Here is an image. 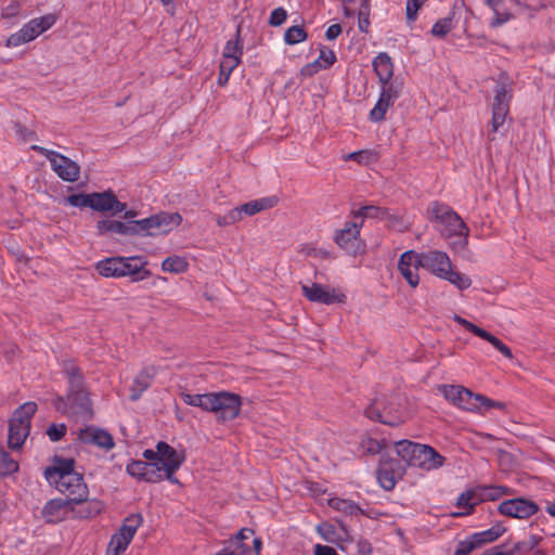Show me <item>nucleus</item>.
Segmentation results:
<instances>
[{
    "mask_svg": "<svg viewBox=\"0 0 555 555\" xmlns=\"http://www.w3.org/2000/svg\"><path fill=\"white\" fill-rule=\"evenodd\" d=\"M242 397L230 391L208 392L206 412L214 413L219 423L235 420L242 409Z\"/></svg>",
    "mask_w": 555,
    "mask_h": 555,
    "instance_id": "obj_6",
    "label": "nucleus"
},
{
    "mask_svg": "<svg viewBox=\"0 0 555 555\" xmlns=\"http://www.w3.org/2000/svg\"><path fill=\"white\" fill-rule=\"evenodd\" d=\"M67 203L73 207L86 208L89 207L92 209V196L90 194H72L66 198Z\"/></svg>",
    "mask_w": 555,
    "mask_h": 555,
    "instance_id": "obj_52",
    "label": "nucleus"
},
{
    "mask_svg": "<svg viewBox=\"0 0 555 555\" xmlns=\"http://www.w3.org/2000/svg\"><path fill=\"white\" fill-rule=\"evenodd\" d=\"M505 531L506 528L502 524H495L487 530L473 533L472 538L477 546L481 547L483 544L498 540Z\"/></svg>",
    "mask_w": 555,
    "mask_h": 555,
    "instance_id": "obj_32",
    "label": "nucleus"
},
{
    "mask_svg": "<svg viewBox=\"0 0 555 555\" xmlns=\"http://www.w3.org/2000/svg\"><path fill=\"white\" fill-rule=\"evenodd\" d=\"M476 336L487 340L499 352H501L505 358H507V359L513 358L511 348L507 345H505L501 339H499L496 336L492 335L491 333L487 332L486 330L480 328V331L478 332V334Z\"/></svg>",
    "mask_w": 555,
    "mask_h": 555,
    "instance_id": "obj_39",
    "label": "nucleus"
},
{
    "mask_svg": "<svg viewBox=\"0 0 555 555\" xmlns=\"http://www.w3.org/2000/svg\"><path fill=\"white\" fill-rule=\"evenodd\" d=\"M328 504L334 509L343 512L346 515L357 516L363 514V511L360 508V506L350 500L333 498L328 501Z\"/></svg>",
    "mask_w": 555,
    "mask_h": 555,
    "instance_id": "obj_36",
    "label": "nucleus"
},
{
    "mask_svg": "<svg viewBox=\"0 0 555 555\" xmlns=\"http://www.w3.org/2000/svg\"><path fill=\"white\" fill-rule=\"evenodd\" d=\"M70 501L65 499H52L42 508V517L47 522L57 524L66 518Z\"/></svg>",
    "mask_w": 555,
    "mask_h": 555,
    "instance_id": "obj_22",
    "label": "nucleus"
},
{
    "mask_svg": "<svg viewBox=\"0 0 555 555\" xmlns=\"http://www.w3.org/2000/svg\"><path fill=\"white\" fill-rule=\"evenodd\" d=\"M308 34L302 26H292L284 34V41L288 46H294L307 39Z\"/></svg>",
    "mask_w": 555,
    "mask_h": 555,
    "instance_id": "obj_43",
    "label": "nucleus"
},
{
    "mask_svg": "<svg viewBox=\"0 0 555 555\" xmlns=\"http://www.w3.org/2000/svg\"><path fill=\"white\" fill-rule=\"evenodd\" d=\"M133 229L130 227V221L124 222L113 219H103L98 221L96 231L98 235H122V236H133Z\"/></svg>",
    "mask_w": 555,
    "mask_h": 555,
    "instance_id": "obj_26",
    "label": "nucleus"
},
{
    "mask_svg": "<svg viewBox=\"0 0 555 555\" xmlns=\"http://www.w3.org/2000/svg\"><path fill=\"white\" fill-rule=\"evenodd\" d=\"M166 479L164 469L156 462H149V466L144 473L142 481L158 483Z\"/></svg>",
    "mask_w": 555,
    "mask_h": 555,
    "instance_id": "obj_44",
    "label": "nucleus"
},
{
    "mask_svg": "<svg viewBox=\"0 0 555 555\" xmlns=\"http://www.w3.org/2000/svg\"><path fill=\"white\" fill-rule=\"evenodd\" d=\"M182 217L179 212L162 211L141 220H130L133 235H156L169 233L181 224Z\"/></svg>",
    "mask_w": 555,
    "mask_h": 555,
    "instance_id": "obj_5",
    "label": "nucleus"
},
{
    "mask_svg": "<svg viewBox=\"0 0 555 555\" xmlns=\"http://www.w3.org/2000/svg\"><path fill=\"white\" fill-rule=\"evenodd\" d=\"M154 376L155 369L153 366H145L137 374L130 388L131 401H137L141 398L143 392L152 385Z\"/></svg>",
    "mask_w": 555,
    "mask_h": 555,
    "instance_id": "obj_25",
    "label": "nucleus"
},
{
    "mask_svg": "<svg viewBox=\"0 0 555 555\" xmlns=\"http://www.w3.org/2000/svg\"><path fill=\"white\" fill-rule=\"evenodd\" d=\"M31 150L44 156L51 166V169L60 179L66 182H75L80 176V166L69 157L40 145H31Z\"/></svg>",
    "mask_w": 555,
    "mask_h": 555,
    "instance_id": "obj_9",
    "label": "nucleus"
},
{
    "mask_svg": "<svg viewBox=\"0 0 555 555\" xmlns=\"http://www.w3.org/2000/svg\"><path fill=\"white\" fill-rule=\"evenodd\" d=\"M405 467L397 459L383 455L377 468V480L387 491L392 490L399 479L404 476Z\"/></svg>",
    "mask_w": 555,
    "mask_h": 555,
    "instance_id": "obj_13",
    "label": "nucleus"
},
{
    "mask_svg": "<svg viewBox=\"0 0 555 555\" xmlns=\"http://www.w3.org/2000/svg\"><path fill=\"white\" fill-rule=\"evenodd\" d=\"M453 320L462 325L465 330H467L468 332L473 333L474 335H477L478 332L480 331L481 327L477 326L476 324L472 323L470 321L460 317V315H454Z\"/></svg>",
    "mask_w": 555,
    "mask_h": 555,
    "instance_id": "obj_62",
    "label": "nucleus"
},
{
    "mask_svg": "<svg viewBox=\"0 0 555 555\" xmlns=\"http://www.w3.org/2000/svg\"><path fill=\"white\" fill-rule=\"evenodd\" d=\"M241 61L238 57L222 56L219 67L232 73L240 65Z\"/></svg>",
    "mask_w": 555,
    "mask_h": 555,
    "instance_id": "obj_60",
    "label": "nucleus"
},
{
    "mask_svg": "<svg viewBox=\"0 0 555 555\" xmlns=\"http://www.w3.org/2000/svg\"><path fill=\"white\" fill-rule=\"evenodd\" d=\"M242 55L243 40L241 38V29L238 27L235 34V40L227 41L222 52V56L238 57L240 60H242Z\"/></svg>",
    "mask_w": 555,
    "mask_h": 555,
    "instance_id": "obj_40",
    "label": "nucleus"
},
{
    "mask_svg": "<svg viewBox=\"0 0 555 555\" xmlns=\"http://www.w3.org/2000/svg\"><path fill=\"white\" fill-rule=\"evenodd\" d=\"M498 509L502 515L526 519L534 515L539 511V506L531 500L516 498L501 502Z\"/></svg>",
    "mask_w": 555,
    "mask_h": 555,
    "instance_id": "obj_17",
    "label": "nucleus"
},
{
    "mask_svg": "<svg viewBox=\"0 0 555 555\" xmlns=\"http://www.w3.org/2000/svg\"><path fill=\"white\" fill-rule=\"evenodd\" d=\"M142 257H111L96 263L98 272L105 278L129 276L131 282H140L152 275Z\"/></svg>",
    "mask_w": 555,
    "mask_h": 555,
    "instance_id": "obj_1",
    "label": "nucleus"
},
{
    "mask_svg": "<svg viewBox=\"0 0 555 555\" xmlns=\"http://www.w3.org/2000/svg\"><path fill=\"white\" fill-rule=\"evenodd\" d=\"M418 253L415 250H406L400 256L398 262V269L401 275L413 288L420 283L418 269L422 267L418 264Z\"/></svg>",
    "mask_w": 555,
    "mask_h": 555,
    "instance_id": "obj_18",
    "label": "nucleus"
},
{
    "mask_svg": "<svg viewBox=\"0 0 555 555\" xmlns=\"http://www.w3.org/2000/svg\"><path fill=\"white\" fill-rule=\"evenodd\" d=\"M392 105L389 101V95L383 98L379 95L375 106L370 112V119L374 122H379L385 119V114L387 109Z\"/></svg>",
    "mask_w": 555,
    "mask_h": 555,
    "instance_id": "obj_41",
    "label": "nucleus"
},
{
    "mask_svg": "<svg viewBox=\"0 0 555 555\" xmlns=\"http://www.w3.org/2000/svg\"><path fill=\"white\" fill-rule=\"evenodd\" d=\"M301 289L304 296L311 302L330 306L346 301V295L340 289L331 288L320 283L304 284Z\"/></svg>",
    "mask_w": 555,
    "mask_h": 555,
    "instance_id": "obj_12",
    "label": "nucleus"
},
{
    "mask_svg": "<svg viewBox=\"0 0 555 555\" xmlns=\"http://www.w3.org/2000/svg\"><path fill=\"white\" fill-rule=\"evenodd\" d=\"M92 209L95 211L106 212L109 211L112 216L121 214L127 208L126 203L118 201L113 191H104L101 193H91Z\"/></svg>",
    "mask_w": 555,
    "mask_h": 555,
    "instance_id": "obj_20",
    "label": "nucleus"
},
{
    "mask_svg": "<svg viewBox=\"0 0 555 555\" xmlns=\"http://www.w3.org/2000/svg\"><path fill=\"white\" fill-rule=\"evenodd\" d=\"M67 431V427L65 424H51L47 429V435L51 441L56 442L60 441Z\"/></svg>",
    "mask_w": 555,
    "mask_h": 555,
    "instance_id": "obj_54",
    "label": "nucleus"
},
{
    "mask_svg": "<svg viewBox=\"0 0 555 555\" xmlns=\"http://www.w3.org/2000/svg\"><path fill=\"white\" fill-rule=\"evenodd\" d=\"M452 29V17L448 16L438 20L431 27V35L435 37L442 38Z\"/></svg>",
    "mask_w": 555,
    "mask_h": 555,
    "instance_id": "obj_51",
    "label": "nucleus"
},
{
    "mask_svg": "<svg viewBox=\"0 0 555 555\" xmlns=\"http://www.w3.org/2000/svg\"><path fill=\"white\" fill-rule=\"evenodd\" d=\"M104 505L100 500H88V496L79 503H73L70 511L79 518H93L101 514Z\"/></svg>",
    "mask_w": 555,
    "mask_h": 555,
    "instance_id": "obj_27",
    "label": "nucleus"
},
{
    "mask_svg": "<svg viewBox=\"0 0 555 555\" xmlns=\"http://www.w3.org/2000/svg\"><path fill=\"white\" fill-rule=\"evenodd\" d=\"M370 153L367 151H358L349 153L345 156V160H354L359 164H365L369 162Z\"/></svg>",
    "mask_w": 555,
    "mask_h": 555,
    "instance_id": "obj_61",
    "label": "nucleus"
},
{
    "mask_svg": "<svg viewBox=\"0 0 555 555\" xmlns=\"http://www.w3.org/2000/svg\"><path fill=\"white\" fill-rule=\"evenodd\" d=\"M443 280L450 282L454 286H456L460 291L467 289L472 285V280L461 272L453 271L452 268L448 272L447 276Z\"/></svg>",
    "mask_w": 555,
    "mask_h": 555,
    "instance_id": "obj_45",
    "label": "nucleus"
},
{
    "mask_svg": "<svg viewBox=\"0 0 555 555\" xmlns=\"http://www.w3.org/2000/svg\"><path fill=\"white\" fill-rule=\"evenodd\" d=\"M541 541L542 537L531 534L528 541L516 542L511 551L513 552V555L516 553H528L532 551Z\"/></svg>",
    "mask_w": 555,
    "mask_h": 555,
    "instance_id": "obj_49",
    "label": "nucleus"
},
{
    "mask_svg": "<svg viewBox=\"0 0 555 555\" xmlns=\"http://www.w3.org/2000/svg\"><path fill=\"white\" fill-rule=\"evenodd\" d=\"M57 21L55 14L49 13L26 23L18 31L12 34L5 41L7 48H16L35 40L50 29Z\"/></svg>",
    "mask_w": 555,
    "mask_h": 555,
    "instance_id": "obj_8",
    "label": "nucleus"
},
{
    "mask_svg": "<svg viewBox=\"0 0 555 555\" xmlns=\"http://www.w3.org/2000/svg\"><path fill=\"white\" fill-rule=\"evenodd\" d=\"M418 264H421L423 269L442 280L452 268L450 257L447 253L441 250L418 253Z\"/></svg>",
    "mask_w": 555,
    "mask_h": 555,
    "instance_id": "obj_14",
    "label": "nucleus"
},
{
    "mask_svg": "<svg viewBox=\"0 0 555 555\" xmlns=\"http://www.w3.org/2000/svg\"><path fill=\"white\" fill-rule=\"evenodd\" d=\"M62 367L68 383L67 393L88 390L83 373L73 360H64Z\"/></svg>",
    "mask_w": 555,
    "mask_h": 555,
    "instance_id": "obj_23",
    "label": "nucleus"
},
{
    "mask_svg": "<svg viewBox=\"0 0 555 555\" xmlns=\"http://www.w3.org/2000/svg\"><path fill=\"white\" fill-rule=\"evenodd\" d=\"M395 446L398 456L409 466L431 470L443 465L444 457L427 444L404 439L396 442Z\"/></svg>",
    "mask_w": 555,
    "mask_h": 555,
    "instance_id": "obj_2",
    "label": "nucleus"
},
{
    "mask_svg": "<svg viewBox=\"0 0 555 555\" xmlns=\"http://www.w3.org/2000/svg\"><path fill=\"white\" fill-rule=\"evenodd\" d=\"M181 399L188 405L197 406V408H201L202 410L206 411L208 392L207 393L182 392Z\"/></svg>",
    "mask_w": 555,
    "mask_h": 555,
    "instance_id": "obj_46",
    "label": "nucleus"
},
{
    "mask_svg": "<svg viewBox=\"0 0 555 555\" xmlns=\"http://www.w3.org/2000/svg\"><path fill=\"white\" fill-rule=\"evenodd\" d=\"M149 466V462L144 461H131L127 467L126 472L133 478H137L138 480H142L144 473Z\"/></svg>",
    "mask_w": 555,
    "mask_h": 555,
    "instance_id": "obj_53",
    "label": "nucleus"
},
{
    "mask_svg": "<svg viewBox=\"0 0 555 555\" xmlns=\"http://www.w3.org/2000/svg\"><path fill=\"white\" fill-rule=\"evenodd\" d=\"M37 411L33 401L18 406L9 421L8 446L12 450H20L30 431L31 417Z\"/></svg>",
    "mask_w": 555,
    "mask_h": 555,
    "instance_id": "obj_4",
    "label": "nucleus"
},
{
    "mask_svg": "<svg viewBox=\"0 0 555 555\" xmlns=\"http://www.w3.org/2000/svg\"><path fill=\"white\" fill-rule=\"evenodd\" d=\"M358 27L362 33H367L370 27V0H361L358 12Z\"/></svg>",
    "mask_w": 555,
    "mask_h": 555,
    "instance_id": "obj_48",
    "label": "nucleus"
},
{
    "mask_svg": "<svg viewBox=\"0 0 555 555\" xmlns=\"http://www.w3.org/2000/svg\"><path fill=\"white\" fill-rule=\"evenodd\" d=\"M20 468L17 461L13 460L10 454L0 449V477L12 475Z\"/></svg>",
    "mask_w": 555,
    "mask_h": 555,
    "instance_id": "obj_42",
    "label": "nucleus"
},
{
    "mask_svg": "<svg viewBox=\"0 0 555 555\" xmlns=\"http://www.w3.org/2000/svg\"><path fill=\"white\" fill-rule=\"evenodd\" d=\"M250 547L241 543L240 540L233 535L223 542V547L218 551L215 555H249Z\"/></svg>",
    "mask_w": 555,
    "mask_h": 555,
    "instance_id": "obj_34",
    "label": "nucleus"
},
{
    "mask_svg": "<svg viewBox=\"0 0 555 555\" xmlns=\"http://www.w3.org/2000/svg\"><path fill=\"white\" fill-rule=\"evenodd\" d=\"M51 485L55 487L57 491L67 496L66 500L70 503H79L88 496V487L83 481V476L79 473L68 476L66 479H57Z\"/></svg>",
    "mask_w": 555,
    "mask_h": 555,
    "instance_id": "obj_16",
    "label": "nucleus"
},
{
    "mask_svg": "<svg viewBox=\"0 0 555 555\" xmlns=\"http://www.w3.org/2000/svg\"><path fill=\"white\" fill-rule=\"evenodd\" d=\"M67 400L75 414L92 415V403L88 390L67 393Z\"/></svg>",
    "mask_w": 555,
    "mask_h": 555,
    "instance_id": "obj_29",
    "label": "nucleus"
},
{
    "mask_svg": "<svg viewBox=\"0 0 555 555\" xmlns=\"http://www.w3.org/2000/svg\"><path fill=\"white\" fill-rule=\"evenodd\" d=\"M363 225V221H348L345 227L336 232L335 242L336 244L349 253H356L360 230Z\"/></svg>",
    "mask_w": 555,
    "mask_h": 555,
    "instance_id": "obj_21",
    "label": "nucleus"
},
{
    "mask_svg": "<svg viewBox=\"0 0 555 555\" xmlns=\"http://www.w3.org/2000/svg\"><path fill=\"white\" fill-rule=\"evenodd\" d=\"M499 464L504 470H509L514 467L515 459L512 453L499 450Z\"/></svg>",
    "mask_w": 555,
    "mask_h": 555,
    "instance_id": "obj_58",
    "label": "nucleus"
},
{
    "mask_svg": "<svg viewBox=\"0 0 555 555\" xmlns=\"http://www.w3.org/2000/svg\"><path fill=\"white\" fill-rule=\"evenodd\" d=\"M336 60V54L333 50L322 47L320 49L319 57L314 62L306 65L304 72L309 75H313L322 68H330Z\"/></svg>",
    "mask_w": 555,
    "mask_h": 555,
    "instance_id": "obj_30",
    "label": "nucleus"
},
{
    "mask_svg": "<svg viewBox=\"0 0 555 555\" xmlns=\"http://www.w3.org/2000/svg\"><path fill=\"white\" fill-rule=\"evenodd\" d=\"M130 543V539L126 538L125 535H119V532H115L111 538L107 548L117 554H120L127 550Z\"/></svg>",
    "mask_w": 555,
    "mask_h": 555,
    "instance_id": "obj_50",
    "label": "nucleus"
},
{
    "mask_svg": "<svg viewBox=\"0 0 555 555\" xmlns=\"http://www.w3.org/2000/svg\"><path fill=\"white\" fill-rule=\"evenodd\" d=\"M75 460L74 459H62L55 457L54 465L47 467L44 470V477L49 483L57 479H66L68 475H75Z\"/></svg>",
    "mask_w": 555,
    "mask_h": 555,
    "instance_id": "obj_24",
    "label": "nucleus"
},
{
    "mask_svg": "<svg viewBox=\"0 0 555 555\" xmlns=\"http://www.w3.org/2000/svg\"><path fill=\"white\" fill-rule=\"evenodd\" d=\"M426 0H408L406 1V20L408 22H414L417 18V12Z\"/></svg>",
    "mask_w": 555,
    "mask_h": 555,
    "instance_id": "obj_55",
    "label": "nucleus"
},
{
    "mask_svg": "<svg viewBox=\"0 0 555 555\" xmlns=\"http://www.w3.org/2000/svg\"><path fill=\"white\" fill-rule=\"evenodd\" d=\"M479 548L472 535L464 541H460L454 555H469L474 550Z\"/></svg>",
    "mask_w": 555,
    "mask_h": 555,
    "instance_id": "obj_56",
    "label": "nucleus"
},
{
    "mask_svg": "<svg viewBox=\"0 0 555 555\" xmlns=\"http://www.w3.org/2000/svg\"><path fill=\"white\" fill-rule=\"evenodd\" d=\"M360 447L365 454L375 455L383 451L386 447V441L367 437L362 439Z\"/></svg>",
    "mask_w": 555,
    "mask_h": 555,
    "instance_id": "obj_47",
    "label": "nucleus"
},
{
    "mask_svg": "<svg viewBox=\"0 0 555 555\" xmlns=\"http://www.w3.org/2000/svg\"><path fill=\"white\" fill-rule=\"evenodd\" d=\"M51 485L55 487L57 491L67 496L66 500L70 503H79L88 496V487L83 481V476L79 473L68 476L66 479H57Z\"/></svg>",
    "mask_w": 555,
    "mask_h": 555,
    "instance_id": "obj_15",
    "label": "nucleus"
},
{
    "mask_svg": "<svg viewBox=\"0 0 555 555\" xmlns=\"http://www.w3.org/2000/svg\"><path fill=\"white\" fill-rule=\"evenodd\" d=\"M276 203L278 198L275 196L263 197L241 205L240 210L242 211L243 216H254L262 210L274 207Z\"/></svg>",
    "mask_w": 555,
    "mask_h": 555,
    "instance_id": "obj_31",
    "label": "nucleus"
},
{
    "mask_svg": "<svg viewBox=\"0 0 555 555\" xmlns=\"http://www.w3.org/2000/svg\"><path fill=\"white\" fill-rule=\"evenodd\" d=\"M143 517L141 514H131L127 516L117 532L132 541L138 528L142 525Z\"/></svg>",
    "mask_w": 555,
    "mask_h": 555,
    "instance_id": "obj_35",
    "label": "nucleus"
},
{
    "mask_svg": "<svg viewBox=\"0 0 555 555\" xmlns=\"http://www.w3.org/2000/svg\"><path fill=\"white\" fill-rule=\"evenodd\" d=\"M188 268H189L188 261L185 260L184 257H181V256L167 257L162 263V269L165 272H170V273H183L188 270Z\"/></svg>",
    "mask_w": 555,
    "mask_h": 555,
    "instance_id": "obj_38",
    "label": "nucleus"
},
{
    "mask_svg": "<svg viewBox=\"0 0 555 555\" xmlns=\"http://www.w3.org/2000/svg\"><path fill=\"white\" fill-rule=\"evenodd\" d=\"M474 496H475V493L473 491L464 492L459 496L456 505L459 507H469V509H472L475 504V503H472V500Z\"/></svg>",
    "mask_w": 555,
    "mask_h": 555,
    "instance_id": "obj_63",
    "label": "nucleus"
},
{
    "mask_svg": "<svg viewBox=\"0 0 555 555\" xmlns=\"http://www.w3.org/2000/svg\"><path fill=\"white\" fill-rule=\"evenodd\" d=\"M314 555H339V554L332 546L317 544L314 546Z\"/></svg>",
    "mask_w": 555,
    "mask_h": 555,
    "instance_id": "obj_64",
    "label": "nucleus"
},
{
    "mask_svg": "<svg viewBox=\"0 0 555 555\" xmlns=\"http://www.w3.org/2000/svg\"><path fill=\"white\" fill-rule=\"evenodd\" d=\"M512 100V89L503 81H499L494 88L492 103L491 131L500 132L504 126L509 113V102Z\"/></svg>",
    "mask_w": 555,
    "mask_h": 555,
    "instance_id": "obj_10",
    "label": "nucleus"
},
{
    "mask_svg": "<svg viewBox=\"0 0 555 555\" xmlns=\"http://www.w3.org/2000/svg\"><path fill=\"white\" fill-rule=\"evenodd\" d=\"M380 95L383 98L389 95V101L393 104L395 101L399 98V89L397 86L389 83L388 81L387 83H384Z\"/></svg>",
    "mask_w": 555,
    "mask_h": 555,
    "instance_id": "obj_59",
    "label": "nucleus"
},
{
    "mask_svg": "<svg viewBox=\"0 0 555 555\" xmlns=\"http://www.w3.org/2000/svg\"><path fill=\"white\" fill-rule=\"evenodd\" d=\"M430 221H435L444 227L442 233L448 236H461L464 244H467L469 229L462 218L448 205L434 202L429 210Z\"/></svg>",
    "mask_w": 555,
    "mask_h": 555,
    "instance_id": "obj_7",
    "label": "nucleus"
},
{
    "mask_svg": "<svg viewBox=\"0 0 555 555\" xmlns=\"http://www.w3.org/2000/svg\"><path fill=\"white\" fill-rule=\"evenodd\" d=\"M286 17H287L286 11L282 7L276 8L270 14L269 25L274 26V27L280 26L285 22Z\"/></svg>",
    "mask_w": 555,
    "mask_h": 555,
    "instance_id": "obj_57",
    "label": "nucleus"
},
{
    "mask_svg": "<svg viewBox=\"0 0 555 555\" xmlns=\"http://www.w3.org/2000/svg\"><path fill=\"white\" fill-rule=\"evenodd\" d=\"M78 439L85 444L96 446L106 451L115 447L113 436L107 430L94 426H87L81 429Z\"/></svg>",
    "mask_w": 555,
    "mask_h": 555,
    "instance_id": "obj_19",
    "label": "nucleus"
},
{
    "mask_svg": "<svg viewBox=\"0 0 555 555\" xmlns=\"http://www.w3.org/2000/svg\"><path fill=\"white\" fill-rule=\"evenodd\" d=\"M440 390L448 401L469 412H482L493 408L504 410L506 406L504 402L494 401L480 393H474L460 385H442Z\"/></svg>",
    "mask_w": 555,
    "mask_h": 555,
    "instance_id": "obj_3",
    "label": "nucleus"
},
{
    "mask_svg": "<svg viewBox=\"0 0 555 555\" xmlns=\"http://www.w3.org/2000/svg\"><path fill=\"white\" fill-rule=\"evenodd\" d=\"M156 453H158L156 463L164 469L166 479L178 485L179 480L175 475L184 463V455L165 441L157 442Z\"/></svg>",
    "mask_w": 555,
    "mask_h": 555,
    "instance_id": "obj_11",
    "label": "nucleus"
},
{
    "mask_svg": "<svg viewBox=\"0 0 555 555\" xmlns=\"http://www.w3.org/2000/svg\"><path fill=\"white\" fill-rule=\"evenodd\" d=\"M353 216L356 218H372L383 220L389 217V209L374 205H366L354 211Z\"/></svg>",
    "mask_w": 555,
    "mask_h": 555,
    "instance_id": "obj_37",
    "label": "nucleus"
},
{
    "mask_svg": "<svg viewBox=\"0 0 555 555\" xmlns=\"http://www.w3.org/2000/svg\"><path fill=\"white\" fill-rule=\"evenodd\" d=\"M374 69L383 83H387L392 77V63L387 53H379L373 61Z\"/></svg>",
    "mask_w": 555,
    "mask_h": 555,
    "instance_id": "obj_33",
    "label": "nucleus"
},
{
    "mask_svg": "<svg viewBox=\"0 0 555 555\" xmlns=\"http://www.w3.org/2000/svg\"><path fill=\"white\" fill-rule=\"evenodd\" d=\"M378 405H379V402L377 400H375L371 405H369L365 409V411H364L365 415L373 421H378L383 424H386V425H389L392 427L399 426L400 424L403 423V418L401 415L390 414V413L386 412V410L382 411Z\"/></svg>",
    "mask_w": 555,
    "mask_h": 555,
    "instance_id": "obj_28",
    "label": "nucleus"
}]
</instances>
